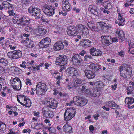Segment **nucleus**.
Listing matches in <instances>:
<instances>
[{
  "instance_id": "obj_40",
  "label": "nucleus",
  "mask_w": 134,
  "mask_h": 134,
  "mask_svg": "<svg viewBox=\"0 0 134 134\" xmlns=\"http://www.w3.org/2000/svg\"><path fill=\"white\" fill-rule=\"evenodd\" d=\"M87 100L86 99H82V100L80 102L79 105L81 106H83L86 105L87 103Z\"/></svg>"
},
{
  "instance_id": "obj_16",
  "label": "nucleus",
  "mask_w": 134,
  "mask_h": 134,
  "mask_svg": "<svg viewBox=\"0 0 134 134\" xmlns=\"http://www.w3.org/2000/svg\"><path fill=\"white\" fill-rule=\"evenodd\" d=\"M37 30L39 33L38 35L40 36H42L44 35L47 31V29L43 26H38Z\"/></svg>"
},
{
  "instance_id": "obj_42",
  "label": "nucleus",
  "mask_w": 134,
  "mask_h": 134,
  "mask_svg": "<svg viewBox=\"0 0 134 134\" xmlns=\"http://www.w3.org/2000/svg\"><path fill=\"white\" fill-rule=\"evenodd\" d=\"M29 64L31 65V66L33 68L32 70H36L35 66L37 67L36 64L34 62V60H32L30 62H28Z\"/></svg>"
},
{
  "instance_id": "obj_33",
  "label": "nucleus",
  "mask_w": 134,
  "mask_h": 134,
  "mask_svg": "<svg viewBox=\"0 0 134 134\" xmlns=\"http://www.w3.org/2000/svg\"><path fill=\"white\" fill-rule=\"evenodd\" d=\"M112 2H107L105 4L104 6L105 9H111L112 7Z\"/></svg>"
},
{
  "instance_id": "obj_5",
  "label": "nucleus",
  "mask_w": 134,
  "mask_h": 134,
  "mask_svg": "<svg viewBox=\"0 0 134 134\" xmlns=\"http://www.w3.org/2000/svg\"><path fill=\"white\" fill-rule=\"evenodd\" d=\"M12 86L14 90H20L21 86V82L20 79L16 77L14 78L13 80Z\"/></svg>"
},
{
  "instance_id": "obj_36",
  "label": "nucleus",
  "mask_w": 134,
  "mask_h": 134,
  "mask_svg": "<svg viewBox=\"0 0 134 134\" xmlns=\"http://www.w3.org/2000/svg\"><path fill=\"white\" fill-rule=\"evenodd\" d=\"M98 27H100L99 30H101L104 28V27H106L107 29H109V27L104 22H100L99 23V26H98Z\"/></svg>"
},
{
  "instance_id": "obj_37",
  "label": "nucleus",
  "mask_w": 134,
  "mask_h": 134,
  "mask_svg": "<svg viewBox=\"0 0 134 134\" xmlns=\"http://www.w3.org/2000/svg\"><path fill=\"white\" fill-rule=\"evenodd\" d=\"M40 12V10L39 8H36L33 12V15H31L34 16L40 15L41 14Z\"/></svg>"
},
{
  "instance_id": "obj_51",
  "label": "nucleus",
  "mask_w": 134,
  "mask_h": 134,
  "mask_svg": "<svg viewBox=\"0 0 134 134\" xmlns=\"http://www.w3.org/2000/svg\"><path fill=\"white\" fill-rule=\"evenodd\" d=\"M13 12V9H11V10H8V13L9 14V16H14L15 15V14Z\"/></svg>"
},
{
  "instance_id": "obj_19",
  "label": "nucleus",
  "mask_w": 134,
  "mask_h": 134,
  "mask_svg": "<svg viewBox=\"0 0 134 134\" xmlns=\"http://www.w3.org/2000/svg\"><path fill=\"white\" fill-rule=\"evenodd\" d=\"M68 35L72 36H76L78 33V31L75 30L74 28H69L67 31Z\"/></svg>"
},
{
  "instance_id": "obj_58",
  "label": "nucleus",
  "mask_w": 134,
  "mask_h": 134,
  "mask_svg": "<svg viewBox=\"0 0 134 134\" xmlns=\"http://www.w3.org/2000/svg\"><path fill=\"white\" fill-rule=\"evenodd\" d=\"M8 47H9L11 50H14L16 48V47L15 46H13L11 45H9V46Z\"/></svg>"
},
{
  "instance_id": "obj_1",
  "label": "nucleus",
  "mask_w": 134,
  "mask_h": 134,
  "mask_svg": "<svg viewBox=\"0 0 134 134\" xmlns=\"http://www.w3.org/2000/svg\"><path fill=\"white\" fill-rule=\"evenodd\" d=\"M36 94L42 95L46 92L48 90L47 86L45 83L39 82L36 86Z\"/></svg>"
},
{
  "instance_id": "obj_23",
  "label": "nucleus",
  "mask_w": 134,
  "mask_h": 134,
  "mask_svg": "<svg viewBox=\"0 0 134 134\" xmlns=\"http://www.w3.org/2000/svg\"><path fill=\"white\" fill-rule=\"evenodd\" d=\"M68 113V114H71L74 117L76 114V110L74 108L71 107L66 109L65 111Z\"/></svg>"
},
{
  "instance_id": "obj_26",
  "label": "nucleus",
  "mask_w": 134,
  "mask_h": 134,
  "mask_svg": "<svg viewBox=\"0 0 134 134\" xmlns=\"http://www.w3.org/2000/svg\"><path fill=\"white\" fill-rule=\"evenodd\" d=\"M81 100H82V99L77 96L74 97L73 99V102L74 103L75 105L78 106L79 105L80 102Z\"/></svg>"
},
{
  "instance_id": "obj_43",
  "label": "nucleus",
  "mask_w": 134,
  "mask_h": 134,
  "mask_svg": "<svg viewBox=\"0 0 134 134\" xmlns=\"http://www.w3.org/2000/svg\"><path fill=\"white\" fill-rule=\"evenodd\" d=\"M107 2H108V1H106L105 0H97L96 3L97 4H100L104 6V4Z\"/></svg>"
},
{
  "instance_id": "obj_2",
  "label": "nucleus",
  "mask_w": 134,
  "mask_h": 134,
  "mask_svg": "<svg viewBox=\"0 0 134 134\" xmlns=\"http://www.w3.org/2000/svg\"><path fill=\"white\" fill-rule=\"evenodd\" d=\"M55 8L52 5H48L46 4L43 7V11L45 14L49 16L53 15L54 13V10Z\"/></svg>"
},
{
  "instance_id": "obj_13",
  "label": "nucleus",
  "mask_w": 134,
  "mask_h": 134,
  "mask_svg": "<svg viewBox=\"0 0 134 134\" xmlns=\"http://www.w3.org/2000/svg\"><path fill=\"white\" fill-rule=\"evenodd\" d=\"M88 10L92 14L97 16H99L101 15L99 11H98L96 7L94 6L89 5Z\"/></svg>"
},
{
  "instance_id": "obj_25",
  "label": "nucleus",
  "mask_w": 134,
  "mask_h": 134,
  "mask_svg": "<svg viewBox=\"0 0 134 134\" xmlns=\"http://www.w3.org/2000/svg\"><path fill=\"white\" fill-rule=\"evenodd\" d=\"M106 104L107 105L110 107H114L115 108L119 107V106L117 105L114 101H107L106 102Z\"/></svg>"
},
{
  "instance_id": "obj_48",
  "label": "nucleus",
  "mask_w": 134,
  "mask_h": 134,
  "mask_svg": "<svg viewBox=\"0 0 134 134\" xmlns=\"http://www.w3.org/2000/svg\"><path fill=\"white\" fill-rule=\"evenodd\" d=\"M92 58V57L91 55H86L84 57V60L85 61H88L90 59Z\"/></svg>"
},
{
  "instance_id": "obj_12",
  "label": "nucleus",
  "mask_w": 134,
  "mask_h": 134,
  "mask_svg": "<svg viewBox=\"0 0 134 134\" xmlns=\"http://www.w3.org/2000/svg\"><path fill=\"white\" fill-rule=\"evenodd\" d=\"M66 72L69 75L72 76H77L78 75V73L77 70L73 67L68 68L66 70Z\"/></svg>"
},
{
  "instance_id": "obj_7",
  "label": "nucleus",
  "mask_w": 134,
  "mask_h": 134,
  "mask_svg": "<svg viewBox=\"0 0 134 134\" xmlns=\"http://www.w3.org/2000/svg\"><path fill=\"white\" fill-rule=\"evenodd\" d=\"M16 23L18 25L25 26L29 25L30 23V21L29 19H26L25 16H23L18 19Z\"/></svg>"
},
{
  "instance_id": "obj_3",
  "label": "nucleus",
  "mask_w": 134,
  "mask_h": 134,
  "mask_svg": "<svg viewBox=\"0 0 134 134\" xmlns=\"http://www.w3.org/2000/svg\"><path fill=\"white\" fill-rule=\"evenodd\" d=\"M59 56L56 58L55 63L56 65H64L67 63L68 58L65 55H59Z\"/></svg>"
},
{
  "instance_id": "obj_31",
  "label": "nucleus",
  "mask_w": 134,
  "mask_h": 134,
  "mask_svg": "<svg viewBox=\"0 0 134 134\" xmlns=\"http://www.w3.org/2000/svg\"><path fill=\"white\" fill-rule=\"evenodd\" d=\"M6 129V126L3 122L0 121V132H3Z\"/></svg>"
},
{
  "instance_id": "obj_15",
  "label": "nucleus",
  "mask_w": 134,
  "mask_h": 134,
  "mask_svg": "<svg viewBox=\"0 0 134 134\" xmlns=\"http://www.w3.org/2000/svg\"><path fill=\"white\" fill-rule=\"evenodd\" d=\"M84 72L86 77L88 79H92L95 76V75L94 72L89 70H85Z\"/></svg>"
},
{
  "instance_id": "obj_11",
  "label": "nucleus",
  "mask_w": 134,
  "mask_h": 134,
  "mask_svg": "<svg viewBox=\"0 0 134 134\" xmlns=\"http://www.w3.org/2000/svg\"><path fill=\"white\" fill-rule=\"evenodd\" d=\"M42 112L43 116L45 117L52 118L53 116V113L51 111L48 110L46 107L42 109Z\"/></svg>"
},
{
  "instance_id": "obj_59",
  "label": "nucleus",
  "mask_w": 134,
  "mask_h": 134,
  "mask_svg": "<svg viewBox=\"0 0 134 134\" xmlns=\"http://www.w3.org/2000/svg\"><path fill=\"white\" fill-rule=\"evenodd\" d=\"M72 10L75 12L76 13H79L80 11V10L79 8H77L76 7H74L72 9Z\"/></svg>"
},
{
  "instance_id": "obj_64",
  "label": "nucleus",
  "mask_w": 134,
  "mask_h": 134,
  "mask_svg": "<svg viewBox=\"0 0 134 134\" xmlns=\"http://www.w3.org/2000/svg\"><path fill=\"white\" fill-rule=\"evenodd\" d=\"M94 127L92 125L90 126L89 127V129L91 132H92L94 130Z\"/></svg>"
},
{
  "instance_id": "obj_47",
  "label": "nucleus",
  "mask_w": 134,
  "mask_h": 134,
  "mask_svg": "<svg viewBox=\"0 0 134 134\" xmlns=\"http://www.w3.org/2000/svg\"><path fill=\"white\" fill-rule=\"evenodd\" d=\"M77 27L79 29L81 30V31L85 29L86 27V26L82 25V24H79L77 25Z\"/></svg>"
},
{
  "instance_id": "obj_55",
  "label": "nucleus",
  "mask_w": 134,
  "mask_h": 134,
  "mask_svg": "<svg viewBox=\"0 0 134 134\" xmlns=\"http://www.w3.org/2000/svg\"><path fill=\"white\" fill-rule=\"evenodd\" d=\"M26 63V62L25 61H23L22 62V64L20 65V66L24 68H26V65H25Z\"/></svg>"
},
{
  "instance_id": "obj_38",
  "label": "nucleus",
  "mask_w": 134,
  "mask_h": 134,
  "mask_svg": "<svg viewBox=\"0 0 134 134\" xmlns=\"http://www.w3.org/2000/svg\"><path fill=\"white\" fill-rule=\"evenodd\" d=\"M41 21L45 23L49 24L51 20L49 18H46L45 17L42 16L41 17Z\"/></svg>"
},
{
  "instance_id": "obj_63",
  "label": "nucleus",
  "mask_w": 134,
  "mask_h": 134,
  "mask_svg": "<svg viewBox=\"0 0 134 134\" xmlns=\"http://www.w3.org/2000/svg\"><path fill=\"white\" fill-rule=\"evenodd\" d=\"M98 84L100 87H102L104 86V84L101 81H100Z\"/></svg>"
},
{
  "instance_id": "obj_46",
  "label": "nucleus",
  "mask_w": 134,
  "mask_h": 134,
  "mask_svg": "<svg viewBox=\"0 0 134 134\" xmlns=\"http://www.w3.org/2000/svg\"><path fill=\"white\" fill-rule=\"evenodd\" d=\"M36 8L35 7H30L28 9V12L31 15H33V12L34 11Z\"/></svg>"
},
{
  "instance_id": "obj_49",
  "label": "nucleus",
  "mask_w": 134,
  "mask_h": 134,
  "mask_svg": "<svg viewBox=\"0 0 134 134\" xmlns=\"http://www.w3.org/2000/svg\"><path fill=\"white\" fill-rule=\"evenodd\" d=\"M48 130L51 133H55L56 132L55 129L54 128L50 127L48 128Z\"/></svg>"
},
{
  "instance_id": "obj_45",
  "label": "nucleus",
  "mask_w": 134,
  "mask_h": 134,
  "mask_svg": "<svg viewBox=\"0 0 134 134\" xmlns=\"http://www.w3.org/2000/svg\"><path fill=\"white\" fill-rule=\"evenodd\" d=\"M86 47L89 46L91 45V42L88 39L84 40Z\"/></svg>"
},
{
  "instance_id": "obj_6",
  "label": "nucleus",
  "mask_w": 134,
  "mask_h": 134,
  "mask_svg": "<svg viewBox=\"0 0 134 134\" xmlns=\"http://www.w3.org/2000/svg\"><path fill=\"white\" fill-rule=\"evenodd\" d=\"M51 42L50 39L47 37L41 40L39 43V45L41 48H45L49 46Z\"/></svg>"
},
{
  "instance_id": "obj_20",
  "label": "nucleus",
  "mask_w": 134,
  "mask_h": 134,
  "mask_svg": "<svg viewBox=\"0 0 134 134\" xmlns=\"http://www.w3.org/2000/svg\"><path fill=\"white\" fill-rule=\"evenodd\" d=\"M116 33L118 35L119 38L122 41H124L125 39V34L123 31L120 30V29H118L116 30Z\"/></svg>"
},
{
  "instance_id": "obj_41",
  "label": "nucleus",
  "mask_w": 134,
  "mask_h": 134,
  "mask_svg": "<svg viewBox=\"0 0 134 134\" xmlns=\"http://www.w3.org/2000/svg\"><path fill=\"white\" fill-rule=\"evenodd\" d=\"M102 54V52L100 50H97L95 51L94 53H93L92 55L93 56H98L101 55Z\"/></svg>"
},
{
  "instance_id": "obj_56",
  "label": "nucleus",
  "mask_w": 134,
  "mask_h": 134,
  "mask_svg": "<svg viewBox=\"0 0 134 134\" xmlns=\"http://www.w3.org/2000/svg\"><path fill=\"white\" fill-rule=\"evenodd\" d=\"M118 54L121 57H123L124 56V53L123 51H121L118 53Z\"/></svg>"
},
{
  "instance_id": "obj_29",
  "label": "nucleus",
  "mask_w": 134,
  "mask_h": 134,
  "mask_svg": "<svg viewBox=\"0 0 134 134\" xmlns=\"http://www.w3.org/2000/svg\"><path fill=\"white\" fill-rule=\"evenodd\" d=\"M25 45L27 47L29 48H32L34 46V42L31 40H28L25 42Z\"/></svg>"
},
{
  "instance_id": "obj_21",
  "label": "nucleus",
  "mask_w": 134,
  "mask_h": 134,
  "mask_svg": "<svg viewBox=\"0 0 134 134\" xmlns=\"http://www.w3.org/2000/svg\"><path fill=\"white\" fill-rule=\"evenodd\" d=\"M2 5L3 6H4V8L7 9L9 10L13 9V5L6 1H3V2Z\"/></svg>"
},
{
  "instance_id": "obj_22",
  "label": "nucleus",
  "mask_w": 134,
  "mask_h": 134,
  "mask_svg": "<svg viewBox=\"0 0 134 134\" xmlns=\"http://www.w3.org/2000/svg\"><path fill=\"white\" fill-rule=\"evenodd\" d=\"M134 98L132 97H128L126 98L125 99V103L126 104H127L129 108H130V105L134 102Z\"/></svg>"
},
{
  "instance_id": "obj_18",
  "label": "nucleus",
  "mask_w": 134,
  "mask_h": 134,
  "mask_svg": "<svg viewBox=\"0 0 134 134\" xmlns=\"http://www.w3.org/2000/svg\"><path fill=\"white\" fill-rule=\"evenodd\" d=\"M72 127L68 124L64 125L63 127V131L67 134H69L72 132Z\"/></svg>"
},
{
  "instance_id": "obj_24",
  "label": "nucleus",
  "mask_w": 134,
  "mask_h": 134,
  "mask_svg": "<svg viewBox=\"0 0 134 134\" xmlns=\"http://www.w3.org/2000/svg\"><path fill=\"white\" fill-rule=\"evenodd\" d=\"M89 68L95 71H97L100 69V66L97 64L92 63L89 66Z\"/></svg>"
},
{
  "instance_id": "obj_27",
  "label": "nucleus",
  "mask_w": 134,
  "mask_h": 134,
  "mask_svg": "<svg viewBox=\"0 0 134 134\" xmlns=\"http://www.w3.org/2000/svg\"><path fill=\"white\" fill-rule=\"evenodd\" d=\"M89 32V30L86 27L85 29L81 31L80 33L82 37L84 38H86L87 36V35L88 33Z\"/></svg>"
},
{
  "instance_id": "obj_61",
  "label": "nucleus",
  "mask_w": 134,
  "mask_h": 134,
  "mask_svg": "<svg viewBox=\"0 0 134 134\" xmlns=\"http://www.w3.org/2000/svg\"><path fill=\"white\" fill-rule=\"evenodd\" d=\"M86 53V52L84 50H82L81 52L79 53V54L82 56H83Z\"/></svg>"
},
{
  "instance_id": "obj_17",
  "label": "nucleus",
  "mask_w": 134,
  "mask_h": 134,
  "mask_svg": "<svg viewBox=\"0 0 134 134\" xmlns=\"http://www.w3.org/2000/svg\"><path fill=\"white\" fill-rule=\"evenodd\" d=\"M64 47V44L60 42H58L54 44L53 48L56 51H58L62 49Z\"/></svg>"
},
{
  "instance_id": "obj_44",
  "label": "nucleus",
  "mask_w": 134,
  "mask_h": 134,
  "mask_svg": "<svg viewBox=\"0 0 134 134\" xmlns=\"http://www.w3.org/2000/svg\"><path fill=\"white\" fill-rule=\"evenodd\" d=\"M25 30L28 32L32 33L33 29L30 26H27L25 27L24 29Z\"/></svg>"
},
{
  "instance_id": "obj_10",
  "label": "nucleus",
  "mask_w": 134,
  "mask_h": 134,
  "mask_svg": "<svg viewBox=\"0 0 134 134\" xmlns=\"http://www.w3.org/2000/svg\"><path fill=\"white\" fill-rule=\"evenodd\" d=\"M62 7L63 9L66 12L70 11L71 9V5L67 0H63L62 3Z\"/></svg>"
},
{
  "instance_id": "obj_35",
  "label": "nucleus",
  "mask_w": 134,
  "mask_h": 134,
  "mask_svg": "<svg viewBox=\"0 0 134 134\" xmlns=\"http://www.w3.org/2000/svg\"><path fill=\"white\" fill-rule=\"evenodd\" d=\"M14 52V51L12 52H9L7 53L8 57L12 60L15 59Z\"/></svg>"
},
{
  "instance_id": "obj_8",
  "label": "nucleus",
  "mask_w": 134,
  "mask_h": 134,
  "mask_svg": "<svg viewBox=\"0 0 134 134\" xmlns=\"http://www.w3.org/2000/svg\"><path fill=\"white\" fill-rule=\"evenodd\" d=\"M101 42L105 46H108L112 43V39L110 36H102L101 37Z\"/></svg>"
},
{
  "instance_id": "obj_50",
  "label": "nucleus",
  "mask_w": 134,
  "mask_h": 134,
  "mask_svg": "<svg viewBox=\"0 0 134 134\" xmlns=\"http://www.w3.org/2000/svg\"><path fill=\"white\" fill-rule=\"evenodd\" d=\"M118 20L121 23H123L125 21V19L121 15L119 14V16L118 18Z\"/></svg>"
},
{
  "instance_id": "obj_14",
  "label": "nucleus",
  "mask_w": 134,
  "mask_h": 134,
  "mask_svg": "<svg viewBox=\"0 0 134 134\" xmlns=\"http://www.w3.org/2000/svg\"><path fill=\"white\" fill-rule=\"evenodd\" d=\"M46 103L48 104L47 105L49 107L53 109L56 108L58 103L57 101L55 99L47 101Z\"/></svg>"
},
{
  "instance_id": "obj_52",
  "label": "nucleus",
  "mask_w": 134,
  "mask_h": 134,
  "mask_svg": "<svg viewBox=\"0 0 134 134\" xmlns=\"http://www.w3.org/2000/svg\"><path fill=\"white\" fill-rule=\"evenodd\" d=\"M25 106L28 107H29L31 105V102L30 100H28L26 102L25 104H24Z\"/></svg>"
},
{
  "instance_id": "obj_62",
  "label": "nucleus",
  "mask_w": 134,
  "mask_h": 134,
  "mask_svg": "<svg viewBox=\"0 0 134 134\" xmlns=\"http://www.w3.org/2000/svg\"><path fill=\"white\" fill-rule=\"evenodd\" d=\"M117 86V84L116 83H115L114 85H112L111 86V87L112 88L113 90H115L116 89V87Z\"/></svg>"
},
{
  "instance_id": "obj_32",
  "label": "nucleus",
  "mask_w": 134,
  "mask_h": 134,
  "mask_svg": "<svg viewBox=\"0 0 134 134\" xmlns=\"http://www.w3.org/2000/svg\"><path fill=\"white\" fill-rule=\"evenodd\" d=\"M15 59L20 58L22 55V52L20 50L14 51Z\"/></svg>"
},
{
  "instance_id": "obj_39",
  "label": "nucleus",
  "mask_w": 134,
  "mask_h": 134,
  "mask_svg": "<svg viewBox=\"0 0 134 134\" xmlns=\"http://www.w3.org/2000/svg\"><path fill=\"white\" fill-rule=\"evenodd\" d=\"M0 63L3 65H7L8 63V62L4 58H0Z\"/></svg>"
},
{
  "instance_id": "obj_57",
  "label": "nucleus",
  "mask_w": 134,
  "mask_h": 134,
  "mask_svg": "<svg viewBox=\"0 0 134 134\" xmlns=\"http://www.w3.org/2000/svg\"><path fill=\"white\" fill-rule=\"evenodd\" d=\"M96 48H92L90 49V53L92 55L93 53H94V52L95 51H96Z\"/></svg>"
},
{
  "instance_id": "obj_9",
  "label": "nucleus",
  "mask_w": 134,
  "mask_h": 134,
  "mask_svg": "<svg viewBox=\"0 0 134 134\" xmlns=\"http://www.w3.org/2000/svg\"><path fill=\"white\" fill-rule=\"evenodd\" d=\"M72 61L74 65H79L82 62L80 56L78 54H74L72 58Z\"/></svg>"
},
{
  "instance_id": "obj_4",
  "label": "nucleus",
  "mask_w": 134,
  "mask_h": 134,
  "mask_svg": "<svg viewBox=\"0 0 134 134\" xmlns=\"http://www.w3.org/2000/svg\"><path fill=\"white\" fill-rule=\"evenodd\" d=\"M82 81L81 80L78 78L74 80L72 83L70 85H68L67 87L70 89H74L81 87V83Z\"/></svg>"
},
{
  "instance_id": "obj_34",
  "label": "nucleus",
  "mask_w": 134,
  "mask_h": 134,
  "mask_svg": "<svg viewBox=\"0 0 134 134\" xmlns=\"http://www.w3.org/2000/svg\"><path fill=\"white\" fill-rule=\"evenodd\" d=\"M129 52L132 54H134V44L133 43H130L129 44Z\"/></svg>"
},
{
  "instance_id": "obj_28",
  "label": "nucleus",
  "mask_w": 134,
  "mask_h": 134,
  "mask_svg": "<svg viewBox=\"0 0 134 134\" xmlns=\"http://www.w3.org/2000/svg\"><path fill=\"white\" fill-rule=\"evenodd\" d=\"M65 120L66 121H69L70 120L74 117L71 114H68V113L65 111L64 114Z\"/></svg>"
},
{
  "instance_id": "obj_60",
  "label": "nucleus",
  "mask_w": 134,
  "mask_h": 134,
  "mask_svg": "<svg viewBox=\"0 0 134 134\" xmlns=\"http://www.w3.org/2000/svg\"><path fill=\"white\" fill-rule=\"evenodd\" d=\"M80 44L83 47H86V46L84 43V41L83 40H82Z\"/></svg>"
},
{
  "instance_id": "obj_54",
  "label": "nucleus",
  "mask_w": 134,
  "mask_h": 134,
  "mask_svg": "<svg viewBox=\"0 0 134 134\" xmlns=\"http://www.w3.org/2000/svg\"><path fill=\"white\" fill-rule=\"evenodd\" d=\"M81 87L80 88L81 89V91L83 92H84L86 90L87 88V87L84 86H81Z\"/></svg>"
},
{
  "instance_id": "obj_30",
  "label": "nucleus",
  "mask_w": 134,
  "mask_h": 134,
  "mask_svg": "<svg viewBox=\"0 0 134 134\" xmlns=\"http://www.w3.org/2000/svg\"><path fill=\"white\" fill-rule=\"evenodd\" d=\"M87 24L88 27L92 31H98V30L94 26V24L92 22L90 21L88 22Z\"/></svg>"
},
{
  "instance_id": "obj_53",
  "label": "nucleus",
  "mask_w": 134,
  "mask_h": 134,
  "mask_svg": "<svg viewBox=\"0 0 134 134\" xmlns=\"http://www.w3.org/2000/svg\"><path fill=\"white\" fill-rule=\"evenodd\" d=\"M26 85H31L32 83H31V80L29 79H26Z\"/></svg>"
}]
</instances>
